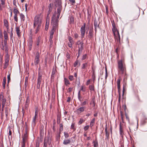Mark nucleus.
Masks as SVG:
<instances>
[{
  "instance_id": "nucleus-1",
  "label": "nucleus",
  "mask_w": 147,
  "mask_h": 147,
  "mask_svg": "<svg viewBox=\"0 0 147 147\" xmlns=\"http://www.w3.org/2000/svg\"><path fill=\"white\" fill-rule=\"evenodd\" d=\"M118 68L119 71L122 74H124L126 71V68L125 65L123 64L122 60L119 61L118 62Z\"/></svg>"
},
{
  "instance_id": "nucleus-2",
  "label": "nucleus",
  "mask_w": 147,
  "mask_h": 147,
  "mask_svg": "<svg viewBox=\"0 0 147 147\" xmlns=\"http://www.w3.org/2000/svg\"><path fill=\"white\" fill-rule=\"evenodd\" d=\"M41 21L40 18V15L39 14L36 15L34 18L33 27L35 28L36 25H41Z\"/></svg>"
},
{
  "instance_id": "nucleus-3",
  "label": "nucleus",
  "mask_w": 147,
  "mask_h": 147,
  "mask_svg": "<svg viewBox=\"0 0 147 147\" xmlns=\"http://www.w3.org/2000/svg\"><path fill=\"white\" fill-rule=\"evenodd\" d=\"M51 2L52 0H49ZM55 2L56 3V5H57V13L60 14L61 10V0H55Z\"/></svg>"
},
{
  "instance_id": "nucleus-4",
  "label": "nucleus",
  "mask_w": 147,
  "mask_h": 147,
  "mask_svg": "<svg viewBox=\"0 0 147 147\" xmlns=\"http://www.w3.org/2000/svg\"><path fill=\"white\" fill-rule=\"evenodd\" d=\"M58 20H56V22H54L53 25L52 29L50 32V35H53L54 32L55 30H58Z\"/></svg>"
},
{
  "instance_id": "nucleus-5",
  "label": "nucleus",
  "mask_w": 147,
  "mask_h": 147,
  "mask_svg": "<svg viewBox=\"0 0 147 147\" xmlns=\"http://www.w3.org/2000/svg\"><path fill=\"white\" fill-rule=\"evenodd\" d=\"M117 85L118 90V92L119 93V98L118 101L119 102H120L121 99V88H120V78H118L117 79Z\"/></svg>"
},
{
  "instance_id": "nucleus-6",
  "label": "nucleus",
  "mask_w": 147,
  "mask_h": 147,
  "mask_svg": "<svg viewBox=\"0 0 147 147\" xmlns=\"http://www.w3.org/2000/svg\"><path fill=\"white\" fill-rule=\"evenodd\" d=\"M113 28L112 30L114 34V38H115L116 37V35L118 34V32H119V31L117 30V28L115 26L114 22L113 21V22H112Z\"/></svg>"
},
{
  "instance_id": "nucleus-7",
  "label": "nucleus",
  "mask_w": 147,
  "mask_h": 147,
  "mask_svg": "<svg viewBox=\"0 0 147 147\" xmlns=\"http://www.w3.org/2000/svg\"><path fill=\"white\" fill-rule=\"evenodd\" d=\"M0 100L1 101V102L3 106V107L5 106V105L6 100L5 98H4L3 94V92H1V93L0 95Z\"/></svg>"
},
{
  "instance_id": "nucleus-8",
  "label": "nucleus",
  "mask_w": 147,
  "mask_h": 147,
  "mask_svg": "<svg viewBox=\"0 0 147 147\" xmlns=\"http://www.w3.org/2000/svg\"><path fill=\"white\" fill-rule=\"evenodd\" d=\"M86 31V25L84 24L83 26H82L80 29V32L81 34V37L82 38L84 37Z\"/></svg>"
},
{
  "instance_id": "nucleus-9",
  "label": "nucleus",
  "mask_w": 147,
  "mask_h": 147,
  "mask_svg": "<svg viewBox=\"0 0 147 147\" xmlns=\"http://www.w3.org/2000/svg\"><path fill=\"white\" fill-rule=\"evenodd\" d=\"M42 80V75H40V74H38V76L37 79V88L38 89H39L40 88L41 82Z\"/></svg>"
},
{
  "instance_id": "nucleus-10",
  "label": "nucleus",
  "mask_w": 147,
  "mask_h": 147,
  "mask_svg": "<svg viewBox=\"0 0 147 147\" xmlns=\"http://www.w3.org/2000/svg\"><path fill=\"white\" fill-rule=\"evenodd\" d=\"M39 53L38 52H37L36 53L34 60V64L35 65H37L39 62Z\"/></svg>"
},
{
  "instance_id": "nucleus-11",
  "label": "nucleus",
  "mask_w": 147,
  "mask_h": 147,
  "mask_svg": "<svg viewBox=\"0 0 147 147\" xmlns=\"http://www.w3.org/2000/svg\"><path fill=\"white\" fill-rule=\"evenodd\" d=\"M77 44L79 45L78 51L79 52H81L83 49V43L82 42L78 41L77 42Z\"/></svg>"
},
{
  "instance_id": "nucleus-12",
  "label": "nucleus",
  "mask_w": 147,
  "mask_h": 147,
  "mask_svg": "<svg viewBox=\"0 0 147 147\" xmlns=\"http://www.w3.org/2000/svg\"><path fill=\"white\" fill-rule=\"evenodd\" d=\"M3 34L4 37V43L5 47H6L7 41L8 39V34L7 33L6 31L5 30L3 32ZM7 48V47H6Z\"/></svg>"
},
{
  "instance_id": "nucleus-13",
  "label": "nucleus",
  "mask_w": 147,
  "mask_h": 147,
  "mask_svg": "<svg viewBox=\"0 0 147 147\" xmlns=\"http://www.w3.org/2000/svg\"><path fill=\"white\" fill-rule=\"evenodd\" d=\"M93 36L94 34L93 29H90L88 36V37L89 38L91 39L93 37Z\"/></svg>"
},
{
  "instance_id": "nucleus-14",
  "label": "nucleus",
  "mask_w": 147,
  "mask_h": 147,
  "mask_svg": "<svg viewBox=\"0 0 147 147\" xmlns=\"http://www.w3.org/2000/svg\"><path fill=\"white\" fill-rule=\"evenodd\" d=\"M80 90H82L83 92H84L85 91V89L83 88V86H82L81 87V90H80L78 93V100L80 101H81V96H80Z\"/></svg>"
},
{
  "instance_id": "nucleus-15",
  "label": "nucleus",
  "mask_w": 147,
  "mask_h": 147,
  "mask_svg": "<svg viewBox=\"0 0 147 147\" xmlns=\"http://www.w3.org/2000/svg\"><path fill=\"white\" fill-rule=\"evenodd\" d=\"M94 26L95 28V32L96 31V29L97 28H99V23L96 20H95L94 21Z\"/></svg>"
},
{
  "instance_id": "nucleus-16",
  "label": "nucleus",
  "mask_w": 147,
  "mask_h": 147,
  "mask_svg": "<svg viewBox=\"0 0 147 147\" xmlns=\"http://www.w3.org/2000/svg\"><path fill=\"white\" fill-rule=\"evenodd\" d=\"M86 108L85 107H82L78 108L77 110V112L78 113H80L83 112Z\"/></svg>"
},
{
  "instance_id": "nucleus-17",
  "label": "nucleus",
  "mask_w": 147,
  "mask_h": 147,
  "mask_svg": "<svg viewBox=\"0 0 147 147\" xmlns=\"http://www.w3.org/2000/svg\"><path fill=\"white\" fill-rule=\"evenodd\" d=\"M27 131H26L25 132V133L24 134V136H23L22 138H23V142H26L27 141Z\"/></svg>"
},
{
  "instance_id": "nucleus-18",
  "label": "nucleus",
  "mask_w": 147,
  "mask_h": 147,
  "mask_svg": "<svg viewBox=\"0 0 147 147\" xmlns=\"http://www.w3.org/2000/svg\"><path fill=\"white\" fill-rule=\"evenodd\" d=\"M71 141L69 139H65L63 141V144L64 145H67L70 144Z\"/></svg>"
},
{
  "instance_id": "nucleus-19",
  "label": "nucleus",
  "mask_w": 147,
  "mask_h": 147,
  "mask_svg": "<svg viewBox=\"0 0 147 147\" xmlns=\"http://www.w3.org/2000/svg\"><path fill=\"white\" fill-rule=\"evenodd\" d=\"M16 32L17 34L18 37L20 36H21V32L20 29L19 27H16Z\"/></svg>"
},
{
  "instance_id": "nucleus-20",
  "label": "nucleus",
  "mask_w": 147,
  "mask_h": 147,
  "mask_svg": "<svg viewBox=\"0 0 147 147\" xmlns=\"http://www.w3.org/2000/svg\"><path fill=\"white\" fill-rule=\"evenodd\" d=\"M60 132H59L57 133L55 137L56 140L58 142V143H59V142L60 137Z\"/></svg>"
},
{
  "instance_id": "nucleus-21",
  "label": "nucleus",
  "mask_w": 147,
  "mask_h": 147,
  "mask_svg": "<svg viewBox=\"0 0 147 147\" xmlns=\"http://www.w3.org/2000/svg\"><path fill=\"white\" fill-rule=\"evenodd\" d=\"M48 7L49 8V11L48 12L47 17H49V15L50 13L52 11V7L51 6V3L49 4Z\"/></svg>"
},
{
  "instance_id": "nucleus-22",
  "label": "nucleus",
  "mask_w": 147,
  "mask_h": 147,
  "mask_svg": "<svg viewBox=\"0 0 147 147\" xmlns=\"http://www.w3.org/2000/svg\"><path fill=\"white\" fill-rule=\"evenodd\" d=\"M115 40L117 41V42H119V44H120V38L119 34V33L118 32V34L116 35V37L115 38Z\"/></svg>"
},
{
  "instance_id": "nucleus-23",
  "label": "nucleus",
  "mask_w": 147,
  "mask_h": 147,
  "mask_svg": "<svg viewBox=\"0 0 147 147\" xmlns=\"http://www.w3.org/2000/svg\"><path fill=\"white\" fill-rule=\"evenodd\" d=\"M90 63H84L82 64V69H84L88 66H90Z\"/></svg>"
},
{
  "instance_id": "nucleus-24",
  "label": "nucleus",
  "mask_w": 147,
  "mask_h": 147,
  "mask_svg": "<svg viewBox=\"0 0 147 147\" xmlns=\"http://www.w3.org/2000/svg\"><path fill=\"white\" fill-rule=\"evenodd\" d=\"M44 146H47V144L49 143V139L48 138H45L44 139Z\"/></svg>"
},
{
  "instance_id": "nucleus-25",
  "label": "nucleus",
  "mask_w": 147,
  "mask_h": 147,
  "mask_svg": "<svg viewBox=\"0 0 147 147\" xmlns=\"http://www.w3.org/2000/svg\"><path fill=\"white\" fill-rule=\"evenodd\" d=\"M41 25H39L38 26V25H36V26L35 28L36 29L35 34H36L39 30L41 28Z\"/></svg>"
},
{
  "instance_id": "nucleus-26",
  "label": "nucleus",
  "mask_w": 147,
  "mask_h": 147,
  "mask_svg": "<svg viewBox=\"0 0 147 147\" xmlns=\"http://www.w3.org/2000/svg\"><path fill=\"white\" fill-rule=\"evenodd\" d=\"M88 104V102L87 100H85L83 102H81V105L82 107L85 105H86Z\"/></svg>"
},
{
  "instance_id": "nucleus-27",
  "label": "nucleus",
  "mask_w": 147,
  "mask_h": 147,
  "mask_svg": "<svg viewBox=\"0 0 147 147\" xmlns=\"http://www.w3.org/2000/svg\"><path fill=\"white\" fill-rule=\"evenodd\" d=\"M93 146L94 147H97L98 146V143L96 139L95 141H94L93 142Z\"/></svg>"
},
{
  "instance_id": "nucleus-28",
  "label": "nucleus",
  "mask_w": 147,
  "mask_h": 147,
  "mask_svg": "<svg viewBox=\"0 0 147 147\" xmlns=\"http://www.w3.org/2000/svg\"><path fill=\"white\" fill-rule=\"evenodd\" d=\"M37 116H36L35 115L33 119L32 120V123L34 125L36 123V119L37 117Z\"/></svg>"
},
{
  "instance_id": "nucleus-29",
  "label": "nucleus",
  "mask_w": 147,
  "mask_h": 147,
  "mask_svg": "<svg viewBox=\"0 0 147 147\" xmlns=\"http://www.w3.org/2000/svg\"><path fill=\"white\" fill-rule=\"evenodd\" d=\"M13 13L14 15H17V14L19 13L20 12L18 10L16 7H15L13 9Z\"/></svg>"
},
{
  "instance_id": "nucleus-30",
  "label": "nucleus",
  "mask_w": 147,
  "mask_h": 147,
  "mask_svg": "<svg viewBox=\"0 0 147 147\" xmlns=\"http://www.w3.org/2000/svg\"><path fill=\"white\" fill-rule=\"evenodd\" d=\"M95 121V119L94 118L92 120H91V121L90 122V126L91 127H92L94 125V122Z\"/></svg>"
},
{
  "instance_id": "nucleus-31",
  "label": "nucleus",
  "mask_w": 147,
  "mask_h": 147,
  "mask_svg": "<svg viewBox=\"0 0 147 147\" xmlns=\"http://www.w3.org/2000/svg\"><path fill=\"white\" fill-rule=\"evenodd\" d=\"M105 131L106 133V135L107 138L109 137V134L108 133L107 131V125H106V126L105 129Z\"/></svg>"
},
{
  "instance_id": "nucleus-32",
  "label": "nucleus",
  "mask_w": 147,
  "mask_h": 147,
  "mask_svg": "<svg viewBox=\"0 0 147 147\" xmlns=\"http://www.w3.org/2000/svg\"><path fill=\"white\" fill-rule=\"evenodd\" d=\"M60 128H59V132L62 131L63 130V127L62 123H60L59 125Z\"/></svg>"
},
{
  "instance_id": "nucleus-33",
  "label": "nucleus",
  "mask_w": 147,
  "mask_h": 147,
  "mask_svg": "<svg viewBox=\"0 0 147 147\" xmlns=\"http://www.w3.org/2000/svg\"><path fill=\"white\" fill-rule=\"evenodd\" d=\"M11 33L10 34V39L11 40L13 41V28H11Z\"/></svg>"
},
{
  "instance_id": "nucleus-34",
  "label": "nucleus",
  "mask_w": 147,
  "mask_h": 147,
  "mask_svg": "<svg viewBox=\"0 0 147 147\" xmlns=\"http://www.w3.org/2000/svg\"><path fill=\"white\" fill-rule=\"evenodd\" d=\"M64 79L65 85H67V84H70L69 81L67 78H65Z\"/></svg>"
},
{
  "instance_id": "nucleus-35",
  "label": "nucleus",
  "mask_w": 147,
  "mask_h": 147,
  "mask_svg": "<svg viewBox=\"0 0 147 147\" xmlns=\"http://www.w3.org/2000/svg\"><path fill=\"white\" fill-rule=\"evenodd\" d=\"M33 43V41L32 39L29 40L28 42V45L29 46H32Z\"/></svg>"
},
{
  "instance_id": "nucleus-36",
  "label": "nucleus",
  "mask_w": 147,
  "mask_h": 147,
  "mask_svg": "<svg viewBox=\"0 0 147 147\" xmlns=\"http://www.w3.org/2000/svg\"><path fill=\"white\" fill-rule=\"evenodd\" d=\"M20 16L21 18L22 19L23 21H24L25 20L24 16L21 13L20 14Z\"/></svg>"
},
{
  "instance_id": "nucleus-37",
  "label": "nucleus",
  "mask_w": 147,
  "mask_h": 147,
  "mask_svg": "<svg viewBox=\"0 0 147 147\" xmlns=\"http://www.w3.org/2000/svg\"><path fill=\"white\" fill-rule=\"evenodd\" d=\"M69 20L70 22V23H74V19L73 17L71 16L69 18Z\"/></svg>"
},
{
  "instance_id": "nucleus-38",
  "label": "nucleus",
  "mask_w": 147,
  "mask_h": 147,
  "mask_svg": "<svg viewBox=\"0 0 147 147\" xmlns=\"http://www.w3.org/2000/svg\"><path fill=\"white\" fill-rule=\"evenodd\" d=\"M89 89L91 91H94V86L92 85H90L89 86Z\"/></svg>"
},
{
  "instance_id": "nucleus-39",
  "label": "nucleus",
  "mask_w": 147,
  "mask_h": 147,
  "mask_svg": "<svg viewBox=\"0 0 147 147\" xmlns=\"http://www.w3.org/2000/svg\"><path fill=\"white\" fill-rule=\"evenodd\" d=\"M120 127H119V131L120 132L121 134H122L123 133V130L122 129V127L121 125V123L120 124Z\"/></svg>"
},
{
  "instance_id": "nucleus-40",
  "label": "nucleus",
  "mask_w": 147,
  "mask_h": 147,
  "mask_svg": "<svg viewBox=\"0 0 147 147\" xmlns=\"http://www.w3.org/2000/svg\"><path fill=\"white\" fill-rule=\"evenodd\" d=\"M64 136L65 138H67L69 137V134L67 133L64 132Z\"/></svg>"
},
{
  "instance_id": "nucleus-41",
  "label": "nucleus",
  "mask_w": 147,
  "mask_h": 147,
  "mask_svg": "<svg viewBox=\"0 0 147 147\" xmlns=\"http://www.w3.org/2000/svg\"><path fill=\"white\" fill-rule=\"evenodd\" d=\"M4 25L6 27H7L9 26L8 22L7 20L4 21Z\"/></svg>"
},
{
  "instance_id": "nucleus-42",
  "label": "nucleus",
  "mask_w": 147,
  "mask_h": 147,
  "mask_svg": "<svg viewBox=\"0 0 147 147\" xmlns=\"http://www.w3.org/2000/svg\"><path fill=\"white\" fill-rule=\"evenodd\" d=\"M79 63L78 61V60H76L75 62L74 66V67H76L78 64Z\"/></svg>"
},
{
  "instance_id": "nucleus-43",
  "label": "nucleus",
  "mask_w": 147,
  "mask_h": 147,
  "mask_svg": "<svg viewBox=\"0 0 147 147\" xmlns=\"http://www.w3.org/2000/svg\"><path fill=\"white\" fill-rule=\"evenodd\" d=\"M49 23H47V22H46V26H45V29L46 30H47L49 27Z\"/></svg>"
},
{
  "instance_id": "nucleus-44",
  "label": "nucleus",
  "mask_w": 147,
  "mask_h": 147,
  "mask_svg": "<svg viewBox=\"0 0 147 147\" xmlns=\"http://www.w3.org/2000/svg\"><path fill=\"white\" fill-rule=\"evenodd\" d=\"M9 61V57H7L5 59V63L8 64Z\"/></svg>"
},
{
  "instance_id": "nucleus-45",
  "label": "nucleus",
  "mask_w": 147,
  "mask_h": 147,
  "mask_svg": "<svg viewBox=\"0 0 147 147\" xmlns=\"http://www.w3.org/2000/svg\"><path fill=\"white\" fill-rule=\"evenodd\" d=\"M14 20L16 22H18V19L17 15H14Z\"/></svg>"
},
{
  "instance_id": "nucleus-46",
  "label": "nucleus",
  "mask_w": 147,
  "mask_h": 147,
  "mask_svg": "<svg viewBox=\"0 0 147 147\" xmlns=\"http://www.w3.org/2000/svg\"><path fill=\"white\" fill-rule=\"evenodd\" d=\"M69 79L71 81H72L74 79V76H69Z\"/></svg>"
},
{
  "instance_id": "nucleus-47",
  "label": "nucleus",
  "mask_w": 147,
  "mask_h": 147,
  "mask_svg": "<svg viewBox=\"0 0 147 147\" xmlns=\"http://www.w3.org/2000/svg\"><path fill=\"white\" fill-rule=\"evenodd\" d=\"M86 55L85 54L82 57V60H84L85 59H86Z\"/></svg>"
},
{
  "instance_id": "nucleus-48",
  "label": "nucleus",
  "mask_w": 147,
  "mask_h": 147,
  "mask_svg": "<svg viewBox=\"0 0 147 147\" xmlns=\"http://www.w3.org/2000/svg\"><path fill=\"white\" fill-rule=\"evenodd\" d=\"M10 74H9L8 76H7V82H8V83H9V81L10 80Z\"/></svg>"
},
{
  "instance_id": "nucleus-49",
  "label": "nucleus",
  "mask_w": 147,
  "mask_h": 147,
  "mask_svg": "<svg viewBox=\"0 0 147 147\" xmlns=\"http://www.w3.org/2000/svg\"><path fill=\"white\" fill-rule=\"evenodd\" d=\"M89 126L88 125L84 127V129L85 131H86L88 130L89 128Z\"/></svg>"
},
{
  "instance_id": "nucleus-50",
  "label": "nucleus",
  "mask_w": 147,
  "mask_h": 147,
  "mask_svg": "<svg viewBox=\"0 0 147 147\" xmlns=\"http://www.w3.org/2000/svg\"><path fill=\"white\" fill-rule=\"evenodd\" d=\"M5 0H1V4L2 5H4L5 4Z\"/></svg>"
},
{
  "instance_id": "nucleus-51",
  "label": "nucleus",
  "mask_w": 147,
  "mask_h": 147,
  "mask_svg": "<svg viewBox=\"0 0 147 147\" xmlns=\"http://www.w3.org/2000/svg\"><path fill=\"white\" fill-rule=\"evenodd\" d=\"M74 125H75L74 123H72V124L71 125V129H75L74 127Z\"/></svg>"
},
{
  "instance_id": "nucleus-52",
  "label": "nucleus",
  "mask_w": 147,
  "mask_h": 147,
  "mask_svg": "<svg viewBox=\"0 0 147 147\" xmlns=\"http://www.w3.org/2000/svg\"><path fill=\"white\" fill-rule=\"evenodd\" d=\"M28 84V81H26L25 83V88L27 87Z\"/></svg>"
},
{
  "instance_id": "nucleus-53",
  "label": "nucleus",
  "mask_w": 147,
  "mask_h": 147,
  "mask_svg": "<svg viewBox=\"0 0 147 147\" xmlns=\"http://www.w3.org/2000/svg\"><path fill=\"white\" fill-rule=\"evenodd\" d=\"M55 16L54 15H53V16L52 17V22L51 23H52L53 22V21H54L55 20Z\"/></svg>"
},
{
  "instance_id": "nucleus-54",
  "label": "nucleus",
  "mask_w": 147,
  "mask_h": 147,
  "mask_svg": "<svg viewBox=\"0 0 147 147\" xmlns=\"http://www.w3.org/2000/svg\"><path fill=\"white\" fill-rule=\"evenodd\" d=\"M83 120L82 119H81L80 120V121H79L78 123L79 124H81L83 123Z\"/></svg>"
},
{
  "instance_id": "nucleus-55",
  "label": "nucleus",
  "mask_w": 147,
  "mask_h": 147,
  "mask_svg": "<svg viewBox=\"0 0 147 147\" xmlns=\"http://www.w3.org/2000/svg\"><path fill=\"white\" fill-rule=\"evenodd\" d=\"M68 40L70 42H72L73 41L72 38L71 37H69Z\"/></svg>"
},
{
  "instance_id": "nucleus-56",
  "label": "nucleus",
  "mask_w": 147,
  "mask_h": 147,
  "mask_svg": "<svg viewBox=\"0 0 147 147\" xmlns=\"http://www.w3.org/2000/svg\"><path fill=\"white\" fill-rule=\"evenodd\" d=\"M69 1L72 3V4L75 3V0H69Z\"/></svg>"
},
{
  "instance_id": "nucleus-57",
  "label": "nucleus",
  "mask_w": 147,
  "mask_h": 147,
  "mask_svg": "<svg viewBox=\"0 0 147 147\" xmlns=\"http://www.w3.org/2000/svg\"><path fill=\"white\" fill-rule=\"evenodd\" d=\"M66 57L68 59H69L70 58V56L68 53H67L66 54Z\"/></svg>"
},
{
  "instance_id": "nucleus-58",
  "label": "nucleus",
  "mask_w": 147,
  "mask_h": 147,
  "mask_svg": "<svg viewBox=\"0 0 147 147\" xmlns=\"http://www.w3.org/2000/svg\"><path fill=\"white\" fill-rule=\"evenodd\" d=\"M78 37V35L77 33L74 34V37L75 38H77Z\"/></svg>"
},
{
  "instance_id": "nucleus-59",
  "label": "nucleus",
  "mask_w": 147,
  "mask_h": 147,
  "mask_svg": "<svg viewBox=\"0 0 147 147\" xmlns=\"http://www.w3.org/2000/svg\"><path fill=\"white\" fill-rule=\"evenodd\" d=\"M28 107V102H26L25 105V108L26 109H27Z\"/></svg>"
},
{
  "instance_id": "nucleus-60",
  "label": "nucleus",
  "mask_w": 147,
  "mask_h": 147,
  "mask_svg": "<svg viewBox=\"0 0 147 147\" xmlns=\"http://www.w3.org/2000/svg\"><path fill=\"white\" fill-rule=\"evenodd\" d=\"M39 37L38 38V40H37V42H36V45L37 46H38L39 45V42H40V40H39Z\"/></svg>"
},
{
  "instance_id": "nucleus-61",
  "label": "nucleus",
  "mask_w": 147,
  "mask_h": 147,
  "mask_svg": "<svg viewBox=\"0 0 147 147\" xmlns=\"http://www.w3.org/2000/svg\"><path fill=\"white\" fill-rule=\"evenodd\" d=\"M55 74V70L53 69L52 72V75H54Z\"/></svg>"
},
{
  "instance_id": "nucleus-62",
  "label": "nucleus",
  "mask_w": 147,
  "mask_h": 147,
  "mask_svg": "<svg viewBox=\"0 0 147 147\" xmlns=\"http://www.w3.org/2000/svg\"><path fill=\"white\" fill-rule=\"evenodd\" d=\"M90 80H88L86 83V85H88V84H90Z\"/></svg>"
},
{
  "instance_id": "nucleus-63",
  "label": "nucleus",
  "mask_w": 147,
  "mask_h": 147,
  "mask_svg": "<svg viewBox=\"0 0 147 147\" xmlns=\"http://www.w3.org/2000/svg\"><path fill=\"white\" fill-rule=\"evenodd\" d=\"M8 65V63H5L4 66V68L5 69V68H6L7 67V66Z\"/></svg>"
},
{
  "instance_id": "nucleus-64",
  "label": "nucleus",
  "mask_w": 147,
  "mask_h": 147,
  "mask_svg": "<svg viewBox=\"0 0 147 147\" xmlns=\"http://www.w3.org/2000/svg\"><path fill=\"white\" fill-rule=\"evenodd\" d=\"M25 142H22V147H25Z\"/></svg>"
}]
</instances>
